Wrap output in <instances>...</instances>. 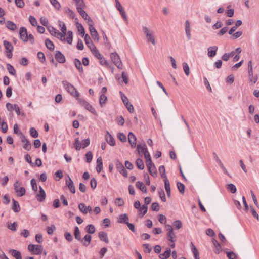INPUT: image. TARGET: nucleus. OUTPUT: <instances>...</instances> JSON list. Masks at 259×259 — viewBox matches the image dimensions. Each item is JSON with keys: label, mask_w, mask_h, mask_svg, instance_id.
<instances>
[{"label": "nucleus", "mask_w": 259, "mask_h": 259, "mask_svg": "<svg viewBox=\"0 0 259 259\" xmlns=\"http://www.w3.org/2000/svg\"><path fill=\"white\" fill-rule=\"evenodd\" d=\"M62 83L63 85V87L66 90V91L68 93H69L71 96L74 97L77 100H78V99L80 98L79 93L76 90L74 85H73L72 84L65 80L62 81Z\"/></svg>", "instance_id": "1"}, {"label": "nucleus", "mask_w": 259, "mask_h": 259, "mask_svg": "<svg viewBox=\"0 0 259 259\" xmlns=\"http://www.w3.org/2000/svg\"><path fill=\"white\" fill-rule=\"evenodd\" d=\"M142 31L145 35L148 42H151L153 45H155L156 41L154 37V32L145 26H142Z\"/></svg>", "instance_id": "2"}, {"label": "nucleus", "mask_w": 259, "mask_h": 259, "mask_svg": "<svg viewBox=\"0 0 259 259\" xmlns=\"http://www.w3.org/2000/svg\"><path fill=\"white\" fill-rule=\"evenodd\" d=\"M77 101L81 106L84 107L86 110H88L94 115H97V112L95 108L84 99L79 98Z\"/></svg>", "instance_id": "3"}, {"label": "nucleus", "mask_w": 259, "mask_h": 259, "mask_svg": "<svg viewBox=\"0 0 259 259\" xmlns=\"http://www.w3.org/2000/svg\"><path fill=\"white\" fill-rule=\"evenodd\" d=\"M20 183L17 180L14 184V189L15 192L19 197H21L25 195L26 193L25 189L23 187H20Z\"/></svg>", "instance_id": "4"}, {"label": "nucleus", "mask_w": 259, "mask_h": 259, "mask_svg": "<svg viewBox=\"0 0 259 259\" xmlns=\"http://www.w3.org/2000/svg\"><path fill=\"white\" fill-rule=\"evenodd\" d=\"M28 249L33 254L40 255L43 250V247L40 245L29 244Z\"/></svg>", "instance_id": "5"}, {"label": "nucleus", "mask_w": 259, "mask_h": 259, "mask_svg": "<svg viewBox=\"0 0 259 259\" xmlns=\"http://www.w3.org/2000/svg\"><path fill=\"white\" fill-rule=\"evenodd\" d=\"M47 29L50 34L57 38H60L61 40L65 39L64 34L60 32L58 30L56 29L54 27L48 26Z\"/></svg>", "instance_id": "6"}, {"label": "nucleus", "mask_w": 259, "mask_h": 259, "mask_svg": "<svg viewBox=\"0 0 259 259\" xmlns=\"http://www.w3.org/2000/svg\"><path fill=\"white\" fill-rule=\"evenodd\" d=\"M112 61L114 64L119 69H121L122 67V64L119 55L115 52L112 53L110 55Z\"/></svg>", "instance_id": "7"}, {"label": "nucleus", "mask_w": 259, "mask_h": 259, "mask_svg": "<svg viewBox=\"0 0 259 259\" xmlns=\"http://www.w3.org/2000/svg\"><path fill=\"white\" fill-rule=\"evenodd\" d=\"M89 30L91 33V35L93 38V39L95 41H98L99 39L98 33L94 27L93 26V21H90V24L89 25Z\"/></svg>", "instance_id": "8"}, {"label": "nucleus", "mask_w": 259, "mask_h": 259, "mask_svg": "<svg viewBox=\"0 0 259 259\" xmlns=\"http://www.w3.org/2000/svg\"><path fill=\"white\" fill-rule=\"evenodd\" d=\"M85 7V5L82 6V7H79L76 8L77 12L79 13L80 16L84 19L88 21V25L90 24V21H92L91 18L89 16L87 13L83 10V9Z\"/></svg>", "instance_id": "9"}, {"label": "nucleus", "mask_w": 259, "mask_h": 259, "mask_svg": "<svg viewBox=\"0 0 259 259\" xmlns=\"http://www.w3.org/2000/svg\"><path fill=\"white\" fill-rule=\"evenodd\" d=\"M116 166L119 172L124 177L127 178L128 176L127 170L125 169L123 164L117 160L116 162Z\"/></svg>", "instance_id": "10"}, {"label": "nucleus", "mask_w": 259, "mask_h": 259, "mask_svg": "<svg viewBox=\"0 0 259 259\" xmlns=\"http://www.w3.org/2000/svg\"><path fill=\"white\" fill-rule=\"evenodd\" d=\"M19 34L20 39L24 42L28 41V33L27 29L24 27H20L19 29Z\"/></svg>", "instance_id": "11"}, {"label": "nucleus", "mask_w": 259, "mask_h": 259, "mask_svg": "<svg viewBox=\"0 0 259 259\" xmlns=\"http://www.w3.org/2000/svg\"><path fill=\"white\" fill-rule=\"evenodd\" d=\"M78 208L83 214H87L88 212H92V208L90 206H87L85 204L81 203L78 205Z\"/></svg>", "instance_id": "12"}, {"label": "nucleus", "mask_w": 259, "mask_h": 259, "mask_svg": "<svg viewBox=\"0 0 259 259\" xmlns=\"http://www.w3.org/2000/svg\"><path fill=\"white\" fill-rule=\"evenodd\" d=\"M105 140L107 143L111 146H114L116 144L115 140L113 137L111 135L109 131H107L106 132V134L105 136Z\"/></svg>", "instance_id": "13"}, {"label": "nucleus", "mask_w": 259, "mask_h": 259, "mask_svg": "<svg viewBox=\"0 0 259 259\" xmlns=\"http://www.w3.org/2000/svg\"><path fill=\"white\" fill-rule=\"evenodd\" d=\"M46 197V193L41 186L39 187V192L36 194V198L38 201L42 202Z\"/></svg>", "instance_id": "14"}, {"label": "nucleus", "mask_w": 259, "mask_h": 259, "mask_svg": "<svg viewBox=\"0 0 259 259\" xmlns=\"http://www.w3.org/2000/svg\"><path fill=\"white\" fill-rule=\"evenodd\" d=\"M185 31L187 39L190 40L191 39V28L190 23L188 20H186L185 22Z\"/></svg>", "instance_id": "15"}, {"label": "nucleus", "mask_w": 259, "mask_h": 259, "mask_svg": "<svg viewBox=\"0 0 259 259\" xmlns=\"http://www.w3.org/2000/svg\"><path fill=\"white\" fill-rule=\"evenodd\" d=\"M137 138L135 135L132 132H130L128 135V141L132 148H134L136 145Z\"/></svg>", "instance_id": "16"}, {"label": "nucleus", "mask_w": 259, "mask_h": 259, "mask_svg": "<svg viewBox=\"0 0 259 259\" xmlns=\"http://www.w3.org/2000/svg\"><path fill=\"white\" fill-rule=\"evenodd\" d=\"M66 184L72 193L74 194L75 193V188L74 183L69 176L68 177V179L66 180Z\"/></svg>", "instance_id": "17"}, {"label": "nucleus", "mask_w": 259, "mask_h": 259, "mask_svg": "<svg viewBox=\"0 0 259 259\" xmlns=\"http://www.w3.org/2000/svg\"><path fill=\"white\" fill-rule=\"evenodd\" d=\"M92 240V237L89 234H86L83 238H81L80 240L79 241L82 245L85 247L88 246L91 241Z\"/></svg>", "instance_id": "18"}, {"label": "nucleus", "mask_w": 259, "mask_h": 259, "mask_svg": "<svg viewBox=\"0 0 259 259\" xmlns=\"http://www.w3.org/2000/svg\"><path fill=\"white\" fill-rule=\"evenodd\" d=\"M55 57L59 63H64L66 61L64 55L59 51L56 52Z\"/></svg>", "instance_id": "19"}, {"label": "nucleus", "mask_w": 259, "mask_h": 259, "mask_svg": "<svg viewBox=\"0 0 259 259\" xmlns=\"http://www.w3.org/2000/svg\"><path fill=\"white\" fill-rule=\"evenodd\" d=\"M100 63L102 65L106 66L109 69H110L112 71V72H113L114 67L112 64L109 63L103 56L99 59Z\"/></svg>", "instance_id": "20"}, {"label": "nucleus", "mask_w": 259, "mask_h": 259, "mask_svg": "<svg viewBox=\"0 0 259 259\" xmlns=\"http://www.w3.org/2000/svg\"><path fill=\"white\" fill-rule=\"evenodd\" d=\"M218 49L217 46H211L207 48V55L209 57H214L216 54Z\"/></svg>", "instance_id": "21"}, {"label": "nucleus", "mask_w": 259, "mask_h": 259, "mask_svg": "<svg viewBox=\"0 0 259 259\" xmlns=\"http://www.w3.org/2000/svg\"><path fill=\"white\" fill-rule=\"evenodd\" d=\"M137 149L139 154L141 153L145 155V153L148 152L146 145L145 144H143V145L138 144Z\"/></svg>", "instance_id": "22"}, {"label": "nucleus", "mask_w": 259, "mask_h": 259, "mask_svg": "<svg viewBox=\"0 0 259 259\" xmlns=\"http://www.w3.org/2000/svg\"><path fill=\"white\" fill-rule=\"evenodd\" d=\"M84 41L90 50H91L92 48H96V46L93 43L90 37L88 34L84 35Z\"/></svg>", "instance_id": "23"}, {"label": "nucleus", "mask_w": 259, "mask_h": 259, "mask_svg": "<svg viewBox=\"0 0 259 259\" xmlns=\"http://www.w3.org/2000/svg\"><path fill=\"white\" fill-rule=\"evenodd\" d=\"M21 142L24 143L23 147L25 150L29 151L31 149V145L25 136H22L21 138Z\"/></svg>", "instance_id": "24"}, {"label": "nucleus", "mask_w": 259, "mask_h": 259, "mask_svg": "<svg viewBox=\"0 0 259 259\" xmlns=\"http://www.w3.org/2000/svg\"><path fill=\"white\" fill-rule=\"evenodd\" d=\"M147 167L148 169V171L150 172V175L153 177H155L157 176V172L156 168L153 163L147 165Z\"/></svg>", "instance_id": "25"}, {"label": "nucleus", "mask_w": 259, "mask_h": 259, "mask_svg": "<svg viewBox=\"0 0 259 259\" xmlns=\"http://www.w3.org/2000/svg\"><path fill=\"white\" fill-rule=\"evenodd\" d=\"M99 238L101 241H103L107 243H109V239L106 232L104 231L100 232L99 233Z\"/></svg>", "instance_id": "26"}, {"label": "nucleus", "mask_w": 259, "mask_h": 259, "mask_svg": "<svg viewBox=\"0 0 259 259\" xmlns=\"http://www.w3.org/2000/svg\"><path fill=\"white\" fill-rule=\"evenodd\" d=\"M9 252L16 259H22L21 253L20 251L15 249H10Z\"/></svg>", "instance_id": "27"}, {"label": "nucleus", "mask_w": 259, "mask_h": 259, "mask_svg": "<svg viewBox=\"0 0 259 259\" xmlns=\"http://www.w3.org/2000/svg\"><path fill=\"white\" fill-rule=\"evenodd\" d=\"M212 242L215 247L214 252L216 254H219L222 251V248L221 245L215 239H212Z\"/></svg>", "instance_id": "28"}, {"label": "nucleus", "mask_w": 259, "mask_h": 259, "mask_svg": "<svg viewBox=\"0 0 259 259\" xmlns=\"http://www.w3.org/2000/svg\"><path fill=\"white\" fill-rule=\"evenodd\" d=\"M128 217L125 213L119 215L118 222L120 223H124L126 224L128 222Z\"/></svg>", "instance_id": "29"}, {"label": "nucleus", "mask_w": 259, "mask_h": 259, "mask_svg": "<svg viewBox=\"0 0 259 259\" xmlns=\"http://www.w3.org/2000/svg\"><path fill=\"white\" fill-rule=\"evenodd\" d=\"M74 64L79 72H83V69L80 61L78 59L74 60Z\"/></svg>", "instance_id": "30"}, {"label": "nucleus", "mask_w": 259, "mask_h": 259, "mask_svg": "<svg viewBox=\"0 0 259 259\" xmlns=\"http://www.w3.org/2000/svg\"><path fill=\"white\" fill-rule=\"evenodd\" d=\"M136 185L137 188L140 189L143 193H147V188L143 182L141 181H138L136 182Z\"/></svg>", "instance_id": "31"}, {"label": "nucleus", "mask_w": 259, "mask_h": 259, "mask_svg": "<svg viewBox=\"0 0 259 259\" xmlns=\"http://www.w3.org/2000/svg\"><path fill=\"white\" fill-rule=\"evenodd\" d=\"M248 76H249V80L250 82H253V83H255L258 79V77L257 75H253V70L251 72H248Z\"/></svg>", "instance_id": "32"}, {"label": "nucleus", "mask_w": 259, "mask_h": 259, "mask_svg": "<svg viewBox=\"0 0 259 259\" xmlns=\"http://www.w3.org/2000/svg\"><path fill=\"white\" fill-rule=\"evenodd\" d=\"M6 27L10 30L14 31L17 29V25L11 21H8L6 23Z\"/></svg>", "instance_id": "33"}, {"label": "nucleus", "mask_w": 259, "mask_h": 259, "mask_svg": "<svg viewBox=\"0 0 259 259\" xmlns=\"http://www.w3.org/2000/svg\"><path fill=\"white\" fill-rule=\"evenodd\" d=\"M164 186L165 191L166 192L167 195L168 197L170 196V183L168 179L164 180Z\"/></svg>", "instance_id": "34"}, {"label": "nucleus", "mask_w": 259, "mask_h": 259, "mask_svg": "<svg viewBox=\"0 0 259 259\" xmlns=\"http://www.w3.org/2000/svg\"><path fill=\"white\" fill-rule=\"evenodd\" d=\"M3 45L7 52L13 51V47L11 43H10V42L7 40H4L3 41Z\"/></svg>", "instance_id": "35"}, {"label": "nucleus", "mask_w": 259, "mask_h": 259, "mask_svg": "<svg viewBox=\"0 0 259 259\" xmlns=\"http://www.w3.org/2000/svg\"><path fill=\"white\" fill-rule=\"evenodd\" d=\"M12 201H13V207H12L13 210L15 212H19L20 211V207L19 204V203L15 199H13Z\"/></svg>", "instance_id": "36"}, {"label": "nucleus", "mask_w": 259, "mask_h": 259, "mask_svg": "<svg viewBox=\"0 0 259 259\" xmlns=\"http://www.w3.org/2000/svg\"><path fill=\"white\" fill-rule=\"evenodd\" d=\"M170 254L171 250L170 249H167L164 253L160 254L159 257L161 259H166L170 256Z\"/></svg>", "instance_id": "37"}, {"label": "nucleus", "mask_w": 259, "mask_h": 259, "mask_svg": "<svg viewBox=\"0 0 259 259\" xmlns=\"http://www.w3.org/2000/svg\"><path fill=\"white\" fill-rule=\"evenodd\" d=\"M167 237L168 238V240L174 243L175 241V238L176 237L175 233L174 232V231L169 232L167 233Z\"/></svg>", "instance_id": "38"}, {"label": "nucleus", "mask_w": 259, "mask_h": 259, "mask_svg": "<svg viewBox=\"0 0 259 259\" xmlns=\"http://www.w3.org/2000/svg\"><path fill=\"white\" fill-rule=\"evenodd\" d=\"M73 144H74V148L76 150L79 151L81 149V143L79 141V138H76L75 139V141H74Z\"/></svg>", "instance_id": "39"}, {"label": "nucleus", "mask_w": 259, "mask_h": 259, "mask_svg": "<svg viewBox=\"0 0 259 259\" xmlns=\"http://www.w3.org/2000/svg\"><path fill=\"white\" fill-rule=\"evenodd\" d=\"M74 237H75V239L76 240H77L78 241H79L80 240V239L81 238L80 232L79 228L77 226H75L74 228Z\"/></svg>", "instance_id": "40"}, {"label": "nucleus", "mask_w": 259, "mask_h": 259, "mask_svg": "<svg viewBox=\"0 0 259 259\" xmlns=\"http://www.w3.org/2000/svg\"><path fill=\"white\" fill-rule=\"evenodd\" d=\"M85 231L89 234H93L95 232V228L93 225L90 224L86 226Z\"/></svg>", "instance_id": "41"}, {"label": "nucleus", "mask_w": 259, "mask_h": 259, "mask_svg": "<svg viewBox=\"0 0 259 259\" xmlns=\"http://www.w3.org/2000/svg\"><path fill=\"white\" fill-rule=\"evenodd\" d=\"M50 2L54 9L57 10H59L61 9V5L57 0H50Z\"/></svg>", "instance_id": "42"}, {"label": "nucleus", "mask_w": 259, "mask_h": 259, "mask_svg": "<svg viewBox=\"0 0 259 259\" xmlns=\"http://www.w3.org/2000/svg\"><path fill=\"white\" fill-rule=\"evenodd\" d=\"M144 155L145 159L146 165H148L153 163L152 161L149 152L145 153V155Z\"/></svg>", "instance_id": "43"}, {"label": "nucleus", "mask_w": 259, "mask_h": 259, "mask_svg": "<svg viewBox=\"0 0 259 259\" xmlns=\"http://www.w3.org/2000/svg\"><path fill=\"white\" fill-rule=\"evenodd\" d=\"M7 69L9 73L13 75H16V70L14 67L10 64H7Z\"/></svg>", "instance_id": "44"}, {"label": "nucleus", "mask_w": 259, "mask_h": 259, "mask_svg": "<svg viewBox=\"0 0 259 259\" xmlns=\"http://www.w3.org/2000/svg\"><path fill=\"white\" fill-rule=\"evenodd\" d=\"M45 45L46 47L50 50H53L54 49V45L53 43L49 39H47L45 40Z\"/></svg>", "instance_id": "45"}, {"label": "nucleus", "mask_w": 259, "mask_h": 259, "mask_svg": "<svg viewBox=\"0 0 259 259\" xmlns=\"http://www.w3.org/2000/svg\"><path fill=\"white\" fill-rule=\"evenodd\" d=\"M177 185L178 189L179 191L180 192V193L183 194L185 192V185L181 182H178L177 184Z\"/></svg>", "instance_id": "46"}, {"label": "nucleus", "mask_w": 259, "mask_h": 259, "mask_svg": "<svg viewBox=\"0 0 259 259\" xmlns=\"http://www.w3.org/2000/svg\"><path fill=\"white\" fill-rule=\"evenodd\" d=\"M59 25L61 28V30L62 31V34H64V36H65V35L66 34V27L65 26V24L64 22L61 21H58Z\"/></svg>", "instance_id": "47"}, {"label": "nucleus", "mask_w": 259, "mask_h": 259, "mask_svg": "<svg viewBox=\"0 0 259 259\" xmlns=\"http://www.w3.org/2000/svg\"><path fill=\"white\" fill-rule=\"evenodd\" d=\"M137 167L139 169H143L144 168V164L143 160L140 158H138L136 161Z\"/></svg>", "instance_id": "48"}, {"label": "nucleus", "mask_w": 259, "mask_h": 259, "mask_svg": "<svg viewBox=\"0 0 259 259\" xmlns=\"http://www.w3.org/2000/svg\"><path fill=\"white\" fill-rule=\"evenodd\" d=\"M91 51L98 59L102 56L96 47L92 48Z\"/></svg>", "instance_id": "49"}, {"label": "nucleus", "mask_w": 259, "mask_h": 259, "mask_svg": "<svg viewBox=\"0 0 259 259\" xmlns=\"http://www.w3.org/2000/svg\"><path fill=\"white\" fill-rule=\"evenodd\" d=\"M138 210L140 212V213L142 214V215L143 216L147 212L148 206L143 204L142 206L140 207V208H139Z\"/></svg>", "instance_id": "50"}, {"label": "nucleus", "mask_w": 259, "mask_h": 259, "mask_svg": "<svg viewBox=\"0 0 259 259\" xmlns=\"http://www.w3.org/2000/svg\"><path fill=\"white\" fill-rule=\"evenodd\" d=\"M107 100V97L105 96V94H102L100 96L99 99V104L101 106H103V105L106 103V101Z\"/></svg>", "instance_id": "51"}, {"label": "nucleus", "mask_w": 259, "mask_h": 259, "mask_svg": "<svg viewBox=\"0 0 259 259\" xmlns=\"http://www.w3.org/2000/svg\"><path fill=\"white\" fill-rule=\"evenodd\" d=\"M0 125L2 131L4 133H6L8 130V125L7 123L4 120H3L1 122Z\"/></svg>", "instance_id": "52"}, {"label": "nucleus", "mask_w": 259, "mask_h": 259, "mask_svg": "<svg viewBox=\"0 0 259 259\" xmlns=\"http://www.w3.org/2000/svg\"><path fill=\"white\" fill-rule=\"evenodd\" d=\"M118 138L122 142H125L127 140L126 135L123 133H119L117 134Z\"/></svg>", "instance_id": "53"}, {"label": "nucleus", "mask_w": 259, "mask_h": 259, "mask_svg": "<svg viewBox=\"0 0 259 259\" xmlns=\"http://www.w3.org/2000/svg\"><path fill=\"white\" fill-rule=\"evenodd\" d=\"M159 196L162 202H165L166 199L165 197V192L163 190L161 189L158 191Z\"/></svg>", "instance_id": "54"}, {"label": "nucleus", "mask_w": 259, "mask_h": 259, "mask_svg": "<svg viewBox=\"0 0 259 259\" xmlns=\"http://www.w3.org/2000/svg\"><path fill=\"white\" fill-rule=\"evenodd\" d=\"M81 143V148H85L88 147L90 143V140L89 138L85 139L82 140Z\"/></svg>", "instance_id": "55"}, {"label": "nucleus", "mask_w": 259, "mask_h": 259, "mask_svg": "<svg viewBox=\"0 0 259 259\" xmlns=\"http://www.w3.org/2000/svg\"><path fill=\"white\" fill-rule=\"evenodd\" d=\"M77 27L78 31L80 33L82 36H84L85 34V31L84 28L83 26L80 24H77Z\"/></svg>", "instance_id": "56"}, {"label": "nucleus", "mask_w": 259, "mask_h": 259, "mask_svg": "<svg viewBox=\"0 0 259 259\" xmlns=\"http://www.w3.org/2000/svg\"><path fill=\"white\" fill-rule=\"evenodd\" d=\"M183 70L186 75L188 76L190 74L189 67L186 62L183 63Z\"/></svg>", "instance_id": "57"}, {"label": "nucleus", "mask_w": 259, "mask_h": 259, "mask_svg": "<svg viewBox=\"0 0 259 259\" xmlns=\"http://www.w3.org/2000/svg\"><path fill=\"white\" fill-rule=\"evenodd\" d=\"M227 188L229 189L231 193H235L236 192V187L233 184H229L227 185Z\"/></svg>", "instance_id": "58"}, {"label": "nucleus", "mask_w": 259, "mask_h": 259, "mask_svg": "<svg viewBox=\"0 0 259 259\" xmlns=\"http://www.w3.org/2000/svg\"><path fill=\"white\" fill-rule=\"evenodd\" d=\"M29 21L30 24L33 26H36L37 25V20L33 16H30L29 17Z\"/></svg>", "instance_id": "59"}, {"label": "nucleus", "mask_w": 259, "mask_h": 259, "mask_svg": "<svg viewBox=\"0 0 259 259\" xmlns=\"http://www.w3.org/2000/svg\"><path fill=\"white\" fill-rule=\"evenodd\" d=\"M17 226V224L16 222H14L13 223H9L7 225V227L8 229L12 231H16Z\"/></svg>", "instance_id": "60"}, {"label": "nucleus", "mask_w": 259, "mask_h": 259, "mask_svg": "<svg viewBox=\"0 0 259 259\" xmlns=\"http://www.w3.org/2000/svg\"><path fill=\"white\" fill-rule=\"evenodd\" d=\"M30 134L31 136L33 138H37L38 136V133L37 131L34 127L30 128Z\"/></svg>", "instance_id": "61"}, {"label": "nucleus", "mask_w": 259, "mask_h": 259, "mask_svg": "<svg viewBox=\"0 0 259 259\" xmlns=\"http://www.w3.org/2000/svg\"><path fill=\"white\" fill-rule=\"evenodd\" d=\"M86 162L90 163L91 162L93 158V154L91 151L88 152L85 154Z\"/></svg>", "instance_id": "62"}, {"label": "nucleus", "mask_w": 259, "mask_h": 259, "mask_svg": "<svg viewBox=\"0 0 259 259\" xmlns=\"http://www.w3.org/2000/svg\"><path fill=\"white\" fill-rule=\"evenodd\" d=\"M174 226L176 229H180L182 227V223L180 220H176L174 221Z\"/></svg>", "instance_id": "63"}, {"label": "nucleus", "mask_w": 259, "mask_h": 259, "mask_svg": "<svg viewBox=\"0 0 259 259\" xmlns=\"http://www.w3.org/2000/svg\"><path fill=\"white\" fill-rule=\"evenodd\" d=\"M227 256L229 259H237L236 254L232 251L228 252Z\"/></svg>", "instance_id": "64"}]
</instances>
